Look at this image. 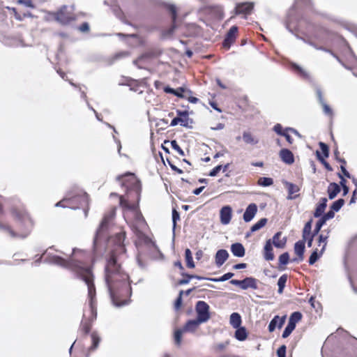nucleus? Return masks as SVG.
<instances>
[{
    "label": "nucleus",
    "instance_id": "nucleus-51",
    "mask_svg": "<svg viewBox=\"0 0 357 357\" xmlns=\"http://www.w3.org/2000/svg\"><path fill=\"white\" fill-rule=\"evenodd\" d=\"M289 131L296 132V131L293 128H286L284 130V133L282 136H284L289 144H291L294 142V139L289 134Z\"/></svg>",
    "mask_w": 357,
    "mask_h": 357
},
{
    "label": "nucleus",
    "instance_id": "nucleus-31",
    "mask_svg": "<svg viewBox=\"0 0 357 357\" xmlns=\"http://www.w3.org/2000/svg\"><path fill=\"white\" fill-rule=\"evenodd\" d=\"M230 324L233 326L234 328H238L242 322L241 317V315L237 312H234L230 315V320H229Z\"/></svg>",
    "mask_w": 357,
    "mask_h": 357
},
{
    "label": "nucleus",
    "instance_id": "nucleus-34",
    "mask_svg": "<svg viewBox=\"0 0 357 357\" xmlns=\"http://www.w3.org/2000/svg\"><path fill=\"white\" fill-rule=\"evenodd\" d=\"M185 257L187 267L193 268L195 267V264L192 259V252L189 248H187L185 250Z\"/></svg>",
    "mask_w": 357,
    "mask_h": 357
},
{
    "label": "nucleus",
    "instance_id": "nucleus-30",
    "mask_svg": "<svg viewBox=\"0 0 357 357\" xmlns=\"http://www.w3.org/2000/svg\"><path fill=\"white\" fill-rule=\"evenodd\" d=\"M287 188L288 194H289V195H288L289 199H295L296 197H297L298 196V195H295L296 193L298 192L300 190V188L297 185L291 183H287Z\"/></svg>",
    "mask_w": 357,
    "mask_h": 357
},
{
    "label": "nucleus",
    "instance_id": "nucleus-20",
    "mask_svg": "<svg viewBox=\"0 0 357 357\" xmlns=\"http://www.w3.org/2000/svg\"><path fill=\"white\" fill-rule=\"evenodd\" d=\"M281 160L287 165H291L294 162V156L292 152L287 149H282L280 151Z\"/></svg>",
    "mask_w": 357,
    "mask_h": 357
},
{
    "label": "nucleus",
    "instance_id": "nucleus-40",
    "mask_svg": "<svg viewBox=\"0 0 357 357\" xmlns=\"http://www.w3.org/2000/svg\"><path fill=\"white\" fill-rule=\"evenodd\" d=\"M327 238H328V236H324L323 234H319L318 236V238H317L318 245L321 246L322 245L321 248V254H323L326 249V247L327 245Z\"/></svg>",
    "mask_w": 357,
    "mask_h": 357
},
{
    "label": "nucleus",
    "instance_id": "nucleus-17",
    "mask_svg": "<svg viewBox=\"0 0 357 357\" xmlns=\"http://www.w3.org/2000/svg\"><path fill=\"white\" fill-rule=\"evenodd\" d=\"M232 217V208L230 206H223L220 211V222L222 225H228Z\"/></svg>",
    "mask_w": 357,
    "mask_h": 357
},
{
    "label": "nucleus",
    "instance_id": "nucleus-8",
    "mask_svg": "<svg viewBox=\"0 0 357 357\" xmlns=\"http://www.w3.org/2000/svg\"><path fill=\"white\" fill-rule=\"evenodd\" d=\"M79 279L84 281L88 287V297L89 298V309H92L93 307L95 309H97V303L96 299V287L93 283V274L86 272V275L79 277Z\"/></svg>",
    "mask_w": 357,
    "mask_h": 357
},
{
    "label": "nucleus",
    "instance_id": "nucleus-13",
    "mask_svg": "<svg viewBox=\"0 0 357 357\" xmlns=\"http://www.w3.org/2000/svg\"><path fill=\"white\" fill-rule=\"evenodd\" d=\"M166 9L172 17V25L169 29L165 31V34L170 36L172 35L175 29L177 28V8L173 4H167L165 6Z\"/></svg>",
    "mask_w": 357,
    "mask_h": 357
},
{
    "label": "nucleus",
    "instance_id": "nucleus-1",
    "mask_svg": "<svg viewBox=\"0 0 357 357\" xmlns=\"http://www.w3.org/2000/svg\"><path fill=\"white\" fill-rule=\"evenodd\" d=\"M126 232L120 231L108 239L109 252L105 256V280L116 305L127 303L132 294L130 277L122 264L126 258Z\"/></svg>",
    "mask_w": 357,
    "mask_h": 357
},
{
    "label": "nucleus",
    "instance_id": "nucleus-63",
    "mask_svg": "<svg viewBox=\"0 0 357 357\" xmlns=\"http://www.w3.org/2000/svg\"><path fill=\"white\" fill-rule=\"evenodd\" d=\"M79 30L82 32H88L89 31V25L87 22H83L79 26Z\"/></svg>",
    "mask_w": 357,
    "mask_h": 357
},
{
    "label": "nucleus",
    "instance_id": "nucleus-38",
    "mask_svg": "<svg viewBox=\"0 0 357 357\" xmlns=\"http://www.w3.org/2000/svg\"><path fill=\"white\" fill-rule=\"evenodd\" d=\"M267 223V219L266 218H261L257 222H256L255 225H253L250 228V232H255L256 231H258L263 227L266 225Z\"/></svg>",
    "mask_w": 357,
    "mask_h": 357
},
{
    "label": "nucleus",
    "instance_id": "nucleus-22",
    "mask_svg": "<svg viewBox=\"0 0 357 357\" xmlns=\"http://www.w3.org/2000/svg\"><path fill=\"white\" fill-rule=\"evenodd\" d=\"M285 316L282 317L278 315L275 316L268 324V331L271 333L274 331L277 326L279 328H282L285 321Z\"/></svg>",
    "mask_w": 357,
    "mask_h": 357
},
{
    "label": "nucleus",
    "instance_id": "nucleus-41",
    "mask_svg": "<svg viewBox=\"0 0 357 357\" xmlns=\"http://www.w3.org/2000/svg\"><path fill=\"white\" fill-rule=\"evenodd\" d=\"M302 317V314L300 312H294L291 314L289 322L296 326L301 320Z\"/></svg>",
    "mask_w": 357,
    "mask_h": 357
},
{
    "label": "nucleus",
    "instance_id": "nucleus-50",
    "mask_svg": "<svg viewBox=\"0 0 357 357\" xmlns=\"http://www.w3.org/2000/svg\"><path fill=\"white\" fill-rule=\"evenodd\" d=\"M234 274L233 273L229 272V273L224 274L219 278H214V279H211V280L214 282H224V281H226V280L231 278L234 276Z\"/></svg>",
    "mask_w": 357,
    "mask_h": 357
},
{
    "label": "nucleus",
    "instance_id": "nucleus-62",
    "mask_svg": "<svg viewBox=\"0 0 357 357\" xmlns=\"http://www.w3.org/2000/svg\"><path fill=\"white\" fill-rule=\"evenodd\" d=\"M314 236H314V235H313V234H312V235H309V236H307V238H303V240H302V241H304V243H305V241H307V246H308L309 248H310V247H312V242H313V239H314Z\"/></svg>",
    "mask_w": 357,
    "mask_h": 357
},
{
    "label": "nucleus",
    "instance_id": "nucleus-23",
    "mask_svg": "<svg viewBox=\"0 0 357 357\" xmlns=\"http://www.w3.org/2000/svg\"><path fill=\"white\" fill-rule=\"evenodd\" d=\"M201 324L202 322L197 318L195 319H190L185 324L183 329L185 332H195Z\"/></svg>",
    "mask_w": 357,
    "mask_h": 357
},
{
    "label": "nucleus",
    "instance_id": "nucleus-55",
    "mask_svg": "<svg viewBox=\"0 0 357 357\" xmlns=\"http://www.w3.org/2000/svg\"><path fill=\"white\" fill-rule=\"evenodd\" d=\"M183 291L181 290L179 292L178 296L177 297V298L176 299V301L174 302V308L176 310H179L181 308V305H182V296H183Z\"/></svg>",
    "mask_w": 357,
    "mask_h": 357
},
{
    "label": "nucleus",
    "instance_id": "nucleus-35",
    "mask_svg": "<svg viewBox=\"0 0 357 357\" xmlns=\"http://www.w3.org/2000/svg\"><path fill=\"white\" fill-rule=\"evenodd\" d=\"M312 219L311 218L310 220H308L304 225L303 233H302V237L303 238H306L309 235H312L311 230H312Z\"/></svg>",
    "mask_w": 357,
    "mask_h": 357
},
{
    "label": "nucleus",
    "instance_id": "nucleus-44",
    "mask_svg": "<svg viewBox=\"0 0 357 357\" xmlns=\"http://www.w3.org/2000/svg\"><path fill=\"white\" fill-rule=\"evenodd\" d=\"M91 337L92 340V344L91 347V349H95L98 347L99 342L100 341V338L98 334L96 332H92L91 334Z\"/></svg>",
    "mask_w": 357,
    "mask_h": 357
},
{
    "label": "nucleus",
    "instance_id": "nucleus-57",
    "mask_svg": "<svg viewBox=\"0 0 357 357\" xmlns=\"http://www.w3.org/2000/svg\"><path fill=\"white\" fill-rule=\"evenodd\" d=\"M273 130L279 135H282L284 133V130H283V128L281 124L277 123L273 127Z\"/></svg>",
    "mask_w": 357,
    "mask_h": 357
},
{
    "label": "nucleus",
    "instance_id": "nucleus-7",
    "mask_svg": "<svg viewBox=\"0 0 357 357\" xmlns=\"http://www.w3.org/2000/svg\"><path fill=\"white\" fill-rule=\"evenodd\" d=\"M51 17L62 25H68L76 20L75 13L69 10L66 5L60 7L56 11L50 13Z\"/></svg>",
    "mask_w": 357,
    "mask_h": 357
},
{
    "label": "nucleus",
    "instance_id": "nucleus-18",
    "mask_svg": "<svg viewBox=\"0 0 357 357\" xmlns=\"http://www.w3.org/2000/svg\"><path fill=\"white\" fill-rule=\"evenodd\" d=\"M257 212V206L256 204H250L248 206L243 214V220L248 222L251 221Z\"/></svg>",
    "mask_w": 357,
    "mask_h": 357
},
{
    "label": "nucleus",
    "instance_id": "nucleus-14",
    "mask_svg": "<svg viewBox=\"0 0 357 357\" xmlns=\"http://www.w3.org/2000/svg\"><path fill=\"white\" fill-rule=\"evenodd\" d=\"M188 121H189V115L188 112L187 111H177V116L174 118L171 123V126H175L177 125H181L183 127L188 126Z\"/></svg>",
    "mask_w": 357,
    "mask_h": 357
},
{
    "label": "nucleus",
    "instance_id": "nucleus-45",
    "mask_svg": "<svg viewBox=\"0 0 357 357\" xmlns=\"http://www.w3.org/2000/svg\"><path fill=\"white\" fill-rule=\"evenodd\" d=\"M258 185L261 186H270L273 183V181L271 178L268 177H260L257 181Z\"/></svg>",
    "mask_w": 357,
    "mask_h": 357
},
{
    "label": "nucleus",
    "instance_id": "nucleus-47",
    "mask_svg": "<svg viewBox=\"0 0 357 357\" xmlns=\"http://www.w3.org/2000/svg\"><path fill=\"white\" fill-rule=\"evenodd\" d=\"M296 326L292 324L290 322H288L287 326H286L284 331L282 333V337L283 338H287L290 335V334L292 333V331L295 329Z\"/></svg>",
    "mask_w": 357,
    "mask_h": 357
},
{
    "label": "nucleus",
    "instance_id": "nucleus-21",
    "mask_svg": "<svg viewBox=\"0 0 357 357\" xmlns=\"http://www.w3.org/2000/svg\"><path fill=\"white\" fill-rule=\"evenodd\" d=\"M229 253L226 250L221 249L218 250L215 256V264L220 267L228 259Z\"/></svg>",
    "mask_w": 357,
    "mask_h": 357
},
{
    "label": "nucleus",
    "instance_id": "nucleus-36",
    "mask_svg": "<svg viewBox=\"0 0 357 357\" xmlns=\"http://www.w3.org/2000/svg\"><path fill=\"white\" fill-rule=\"evenodd\" d=\"M288 279V275L287 274H284L281 275L278 281V293L282 294L286 282Z\"/></svg>",
    "mask_w": 357,
    "mask_h": 357
},
{
    "label": "nucleus",
    "instance_id": "nucleus-9",
    "mask_svg": "<svg viewBox=\"0 0 357 357\" xmlns=\"http://www.w3.org/2000/svg\"><path fill=\"white\" fill-rule=\"evenodd\" d=\"M197 319L202 323L207 322L211 319L210 306L203 301H199L195 305Z\"/></svg>",
    "mask_w": 357,
    "mask_h": 357
},
{
    "label": "nucleus",
    "instance_id": "nucleus-37",
    "mask_svg": "<svg viewBox=\"0 0 357 357\" xmlns=\"http://www.w3.org/2000/svg\"><path fill=\"white\" fill-rule=\"evenodd\" d=\"M319 97L320 102L321 103V105H322V107H323L324 112L326 115L329 116L330 117H332L333 115V110L330 107L329 105H328L326 102H324V99L322 98L321 93H319Z\"/></svg>",
    "mask_w": 357,
    "mask_h": 357
},
{
    "label": "nucleus",
    "instance_id": "nucleus-26",
    "mask_svg": "<svg viewBox=\"0 0 357 357\" xmlns=\"http://www.w3.org/2000/svg\"><path fill=\"white\" fill-rule=\"evenodd\" d=\"M327 202L328 200L326 198H321L320 202L317 206L313 214L314 218H321L323 215L324 212L327 206Z\"/></svg>",
    "mask_w": 357,
    "mask_h": 357
},
{
    "label": "nucleus",
    "instance_id": "nucleus-52",
    "mask_svg": "<svg viewBox=\"0 0 357 357\" xmlns=\"http://www.w3.org/2000/svg\"><path fill=\"white\" fill-rule=\"evenodd\" d=\"M326 223L320 218L317 222L316 223L315 227L312 231V234L316 236L319 234L320 231L321 227L325 225Z\"/></svg>",
    "mask_w": 357,
    "mask_h": 357
},
{
    "label": "nucleus",
    "instance_id": "nucleus-42",
    "mask_svg": "<svg viewBox=\"0 0 357 357\" xmlns=\"http://www.w3.org/2000/svg\"><path fill=\"white\" fill-rule=\"evenodd\" d=\"M243 139L247 144H255L258 142V141L253 137L252 135L248 132H243Z\"/></svg>",
    "mask_w": 357,
    "mask_h": 357
},
{
    "label": "nucleus",
    "instance_id": "nucleus-5",
    "mask_svg": "<svg viewBox=\"0 0 357 357\" xmlns=\"http://www.w3.org/2000/svg\"><path fill=\"white\" fill-rule=\"evenodd\" d=\"M70 271L77 277H82L93 273L92 261L90 254L82 250L73 249L72 255L70 257Z\"/></svg>",
    "mask_w": 357,
    "mask_h": 357
},
{
    "label": "nucleus",
    "instance_id": "nucleus-61",
    "mask_svg": "<svg viewBox=\"0 0 357 357\" xmlns=\"http://www.w3.org/2000/svg\"><path fill=\"white\" fill-rule=\"evenodd\" d=\"M17 3L24 4L27 7L33 8L34 6L31 0H17Z\"/></svg>",
    "mask_w": 357,
    "mask_h": 357
},
{
    "label": "nucleus",
    "instance_id": "nucleus-2",
    "mask_svg": "<svg viewBox=\"0 0 357 357\" xmlns=\"http://www.w3.org/2000/svg\"><path fill=\"white\" fill-rule=\"evenodd\" d=\"M116 180L120 183L121 186L126 190L125 195H119L117 193L112 192L110 196H116L119 198L120 206L126 210L135 211L139 208L141 199L142 184L135 174L126 172L119 175Z\"/></svg>",
    "mask_w": 357,
    "mask_h": 357
},
{
    "label": "nucleus",
    "instance_id": "nucleus-6",
    "mask_svg": "<svg viewBox=\"0 0 357 357\" xmlns=\"http://www.w3.org/2000/svg\"><path fill=\"white\" fill-rule=\"evenodd\" d=\"M96 318L97 309L93 307L84 312L78 330L80 336L85 337L88 335Z\"/></svg>",
    "mask_w": 357,
    "mask_h": 357
},
{
    "label": "nucleus",
    "instance_id": "nucleus-53",
    "mask_svg": "<svg viewBox=\"0 0 357 357\" xmlns=\"http://www.w3.org/2000/svg\"><path fill=\"white\" fill-rule=\"evenodd\" d=\"M335 216V211L331 210L328 211L326 213L323 214L321 217V219L326 223L327 220L333 218Z\"/></svg>",
    "mask_w": 357,
    "mask_h": 357
},
{
    "label": "nucleus",
    "instance_id": "nucleus-49",
    "mask_svg": "<svg viewBox=\"0 0 357 357\" xmlns=\"http://www.w3.org/2000/svg\"><path fill=\"white\" fill-rule=\"evenodd\" d=\"M289 255L288 252H284L279 257V264L280 266H285L289 263Z\"/></svg>",
    "mask_w": 357,
    "mask_h": 357
},
{
    "label": "nucleus",
    "instance_id": "nucleus-25",
    "mask_svg": "<svg viewBox=\"0 0 357 357\" xmlns=\"http://www.w3.org/2000/svg\"><path fill=\"white\" fill-rule=\"evenodd\" d=\"M341 191L340 185L336 183H331L327 188L328 198L333 199Z\"/></svg>",
    "mask_w": 357,
    "mask_h": 357
},
{
    "label": "nucleus",
    "instance_id": "nucleus-59",
    "mask_svg": "<svg viewBox=\"0 0 357 357\" xmlns=\"http://www.w3.org/2000/svg\"><path fill=\"white\" fill-rule=\"evenodd\" d=\"M222 166L218 165L215 167L208 174L210 176H215L222 170Z\"/></svg>",
    "mask_w": 357,
    "mask_h": 357
},
{
    "label": "nucleus",
    "instance_id": "nucleus-28",
    "mask_svg": "<svg viewBox=\"0 0 357 357\" xmlns=\"http://www.w3.org/2000/svg\"><path fill=\"white\" fill-rule=\"evenodd\" d=\"M295 254L298 257V260L302 261L304 257L305 243L304 241H298L294 245Z\"/></svg>",
    "mask_w": 357,
    "mask_h": 357
},
{
    "label": "nucleus",
    "instance_id": "nucleus-43",
    "mask_svg": "<svg viewBox=\"0 0 357 357\" xmlns=\"http://www.w3.org/2000/svg\"><path fill=\"white\" fill-rule=\"evenodd\" d=\"M185 332L183 331V329H177L174 331V342L175 344L179 347L181 344V341H182V335H183V333Z\"/></svg>",
    "mask_w": 357,
    "mask_h": 357
},
{
    "label": "nucleus",
    "instance_id": "nucleus-33",
    "mask_svg": "<svg viewBox=\"0 0 357 357\" xmlns=\"http://www.w3.org/2000/svg\"><path fill=\"white\" fill-rule=\"evenodd\" d=\"M185 278L183 279H181L178 281V284L183 285L186 284L189 282L190 279L196 278L197 280H202L204 278L197 275H190L188 273H183L182 274Z\"/></svg>",
    "mask_w": 357,
    "mask_h": 357
},
{
    "label": "nucleus",
    "instance_id": "nucleus-24",
    "mask_svg": "<svg viewBox=\"0 0 357 357\" xmlns=\"http://www.w3.org/2000/svg\"><path fill=\"white\" fill-rule=\"evenodd\" d=\"M264 257L267 261H272L274 259V253L272 248V242L271 239L266 241L264 248Z\"/></svg>",
    "mask_w": 357,
    "mask_h": 357
},
{
    "label": "nucleus",
    "instance_id": "nucleus-4",
    "mask_svg": "<svg viewBox=\"0 0 357 357\" xmlns=\"http://www.w3.org/2000/svg\"><path fill=\"white\" fill-rule=\"evenodd\" d=\"M116 214V209L112 208L107 212L98 228L94 239L93 245V252L95 257H98L101 256L105 251L106 246V231L109 228Z\"/></svg>",
    "mask_w": 357,
    "mask_h": 357
},
{
    "label": "nucleus",
    "instance_id": "nucleus-48",
    "mask_svg": "<svg viewBox=\"0 0 357 357\" xmlns=\"http://www.w3.org/2000/svg\"><path fill=\"white\" fill-rule=\"evenodd\" d=\"M344 204V200L343 199H339L334 202L331 206L332 211L337 212Z\"/></svg>",
    "mask_w": 357,
    "mask_h": 357
},
{
    "label": "nucleus",
    "instance_id": "nucleus-12",
    "mask_svg": "<svg viewBox=\"0 0 357 357\" xmlns=\"http://www.w3.org/2000/svg\"><path fill=\"white\" fill-rule=\"evenodd\" d=\"M230 283L239 286L242 289H247L248 288L257 289L258 288L257 280L252 277L245 278L242 280H231Z\"/></svg>",
    "mask_w": 357,
    "mask_h": 357
},
{
    "label": "nucleus",
    "instance_id": "nucleus-29",
    "mask_svg": "<svg viewBox=\"0 0 357 357\" xmlns=\"http://www.w3.org/2000/svg\"><path fill=\"white\" fill-rule=\"evenodd\" d=\"M232 254L238 257H242L245 255V248L240 243H235L231 246Z\"/></svg>",
    "mask_w": 357,
    "mask_h": 357
},
{
    "label": "nucleus",
    "instance_id": "nucleus-3",
    "mask_svg": "<svg viewBox=\"0 0 357 357\" xmlns=\"http://www.w3.org/2000/svg\"><path fill=\"white\" fill-rule=\"evenodd\" d=\"M10 213L15 221V229L8 223L0 220V231L8 232L13 238H25L32 231L34 222L22 204H14L10 208Z\"/></svg>",
    "mask_w": 357,
    "mask_h": 357
},
{
    "label": "nucleus",
    "instance_id": "nucleus-27",
    "mask_svg": "<svg viewBox=\"0 0 357 357\" xmlns=\"http://www.w3.org/2000/svg\"><path fill=\"white\" fill-rule=\"evenodd\" d=\"M282 232H277L273 237L272 243L278 248H283L286 245V238H281Z\"/></svg>",
    "mask_w": 357,
    "mask_h": 357
},
{
    "label": "nucleus",
    "instance_id": "nucleus-56",
    "mask_svg": "<svg viewBox=\"0 0 357 357\" xmlns=\"http://www.w3.org/2000/svg\"><path fill=\"white\" fill-rule=\"evenodd\" d=\"M171 144H172V147L174 150H176L180 155H184V152H183V149L179 146V145L178 144L176 141H175V140L172 141Z\"/></svg>",
    "mask_w": 357,
    "mask_h": 357
},
{
    "label": "nucleus",
    "instance_id": "nucleus-32",
    "mask_svg": "<svg viewBox=\"0 0 357 357\" xmlns=\"http://www.w3.org/2000/svg\"><path fill=\"white\" fill-rule=\"evenodd\" d=\"M248 337V333L245 327H238L235 332V337L239 341H244Z\"/></svg>",
    "mask_w": 357,
    "mask_h": 357
},
{
    "label": "nucleus",
    "instance_id": "nucleus-19",
    "mask_svg": "<svg viewBox=\"0 0 357 357\" xmlns=\"http://www.w3.org/2000/svg\"><path fill=\"white\" fill-rule=\"evenodd\" d=\"M50 261L54 264L59 265L70 271V261L69 259H64L58 255L50 257Z\"/></svg>",
    "mask_w": 357,
    "mask_h": 357
},
{
    "label": "nucleus",
    "instance_id": "nucleus-64",
    "mask_svg": "<svg viewBox=\"0 0 357 357\" xmlns=\"http://www.w3.org/2000/svg\"><path fill=\"white\" fill-rule=\"evenodd\" d=\"M176 91H174V95H175L177 97H179V98H183L184 96L183 95V93L184 92V89L182 88V87H179L176 89H175Z\"/></svg>",
    "mask_w": 357,
    "mask_h": 357
},
{
    "label": "nucleus",
    "instance_id": "nucleus-11",
    "mask_svg": "<svg viewBox=\"0 0 357 357\" xmlns=\"http://www.w3.org/2000/svg\"><path fill=\"white\" fill-rule=\"evenodd\" d=\"M238 28L236 26H232L227 31L225 38L222 42V47L228 50L235 43L238 36Z\"/></svg>",
    "mask_w": 357,
    "mask_h": 357
},
{
    "label": "nucleus",
    "instance_id": "nucleus-46",
    "mask_svg": "<svg viewBox=\"0 0 357 357\" xmlns=\"http://www.w3.org/2000/svg\"><path fill=\"white\" fill-rule=\"evenodd\" d=\"M316 155H317V159L319 160V161L321 162V163L324 165V166L328 171L333 170V168L331 167V166L329 165V163L328 162L326 161V160L324 159V157H323L321 155V153L319 151H317Z\"/></svg>",
    "mask_w": 357,
    "mask_h": 357
},
{
    "label": "nucleus",
    "instance_id": "nucleus-54",
    "mask_svg": "<svg viewBox=\"0 0 357 357\" xmlns=\"http://www.w3.org/2000/svg\"><path fill=\"white\" fill-rule=\"evenodd\" d=\"M319 145L321 150L324 154L323 157L328 158L329 155V149H328V145L321 142H319Z\"/></svg>",
    "mask_w": 357,
    "mask_h": 357
},
{
    "label": "nucleus",
    "instance_id": "nucleus-10",
    "mask_svg": "<svg viewBox=\"0 0 357 357\" xmlns=\"http://www.w3.org/2000/svg\"><path fill=\"white\" fill-rule=\"evenodd\" d=\"M202 12L215 20H222L224 17V10L221 6H205L202 8Z\"/></svg>",
    "mask_w": 357,
    "mask_h": 357
},
{
    "label": "nucleus",
    "instance_id": "nucleus-16",
    "mask_svg": "<svg viewBox=\"0 0 357 357\" xmlns=\"http://www.w3.org/2000/svg\"><path fill=\"white\" fill-rule=\"evenodd\" d=\"M86 199L84 196L76 195L70 199H63L56 204V206L61 207H70L73 208H78V206H73L72 205L73 202H79L81 201H85Z\"/></svg>",
    "mask_w": 357,
    "mask_h": 357
},
{
    "label": "nucleus",
    "instance_id": "nucleus-58",
    "mask_svg": "<svg viewBox=\"0 0 357 357\" xmlns=\"http://www.w3.org/2000/svg\"><path fill=\"white\" fill-rule=\"evenodd\" d=\"M286 346L282 345L277 351V355L278 357H286Z\"/></svg>",
    "mask_w": 357,
    "mask_h": 357
},
{
    "label": "nucleus",
    "instance_id": "nucleus-39",
    "mask_svg": "<svg viewBox=\"0 0 357 357\" xmlns=\"http://www.w3.org/2000/svg\"><path fill=\"white\" fill-rule=\"evenodd\" d=\"M321 255V250H319L318 248H316L310 256L309 264L310 265L314 264Z\"/></svg>",
    "mask_w": 357,
    "mask_h": 357
},
{
    "label": "nucleus",
    "instance_id": "nucleus-15",
    "mask_svg": "<svg viewBox=\"0 0 357 357\" xmlns=\"http://www.w3.org/2000/svg\"><path fill=\"white\" fill-rule=\"evenodd\" d=\"M254 10V3L243 2L237 3L235 7L236 15H244L245 16L250 15Z\"/></svg>",
    "mask_w": 357,
    "mask_h": 357
},
{
    "label": "nucleus",
    "instance_id": "nucleus-60",
    "mask_svg": "<svg viewBox=\"0 0 357 357\" xmlns=\"http://www.w3.org/2000/svg\"><path fill=\"white\" fill-rule=\"evenodd\" d=\"M180 219V215L176 209H173L172 211V221L174 223V227H175L176 224V221Z\"/></svg>",
    "mask_w": 357,
    "mask_h": 357
}]
</instances>
